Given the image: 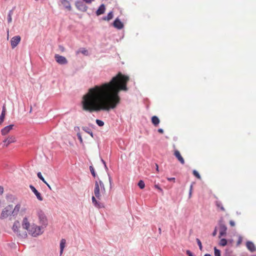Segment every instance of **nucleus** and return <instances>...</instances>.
Masks as SVG:
<instances>
[{
	"label": "nucleus",
	"instance_id": "1",
	"mask_svg": "<svg viewBox=\"0 0 256 256\" xmlns=\"http://www.w3.org/2000/svg\"><path fill=\"white\" fill-rule=\"evenodd\" d=\"M128 76L119 72L108 82L96 85L89 88L82 97L81 104L83 110L92 112L101 110L109 111L120 102L118 93L126 91Z\"/></svg>",
	"mask_w": 256,
	"mask_h": 256
},
{
	"label": "nucleus",
	"instance_id": "2",
	"mask_svg": "<svg viewBox=\"0 0 256 256\" xmlns=\"http://www.w3.org/2000/svg\"><path fill=\"white\" fill-rule=\"evenodd\" d=\"M100 188L102 189V193H104L106 192V190L104 186V184L101 180H100L99 182H95V186L94 190V194L95 196L98 198L100 199L101 197V195L100 194Z\"/></svg>",
	"mask_w": 256,
	"mask_h": 256
},
{
	"label": "nucleus",
	"instance_id": "3",
	"mask_svg": "<svg viewBox=\"0 0 256 256\" xmlns=\"http://www.w3.org/2000/svg\"><path fill=\"white\" fill-rule=\"evenodd\" d=\"M12 230L15 233L22 237L25 238L27 236V232L26 231L21 232L20 223L18 220H16L14 222L12 227Z\"/></svg>",
	"mask_w": 256,
	"mask_h": 256
},
{
	"label": "nucleus",
	"instance_id": "4",
	"mask_svg": "<svg viewBox=\"0 0 256 256\" xmlns=\"http://www.w3.org/2000/svg\"><path fill=\"white\" fill-rule=\"evenodd\" d=\"M12 205H8L5 207L2 211L0 218L1 220H4L8 218L9 216L12 214Z\"/></svg>",
	"mask_w": 256,
	"mask_h": 256
},
{
	"label": "nucleus",
	"instance_id": "5",
	"mask_svg": "<svg viewBox=\"0 0 256 256\" xmlns=\"http://www.w3.org/2000/svg\"><path fill=\"white\" fill-rule=\"evenodd\" d=\"M28 232L33 236H36L42 234V231L40 226L33 224H32L30 230Z\"/></svg>",
	"mask_w": 256,
	"mask_h": 256
},
{
	"label": "nucleus",
	"instance_id": "6",
	"mask_svg": "<svg viewBox=\"0 0 256 256\" xmlns=\"http://www.w3.org/2000/svg\"><path fill=\"white\" fill-rule=\"evenodd\" d=\"M26 210V208H22V204L20 203L17 204L14 208L12 210V216H16L20 212H24Z\"/></svg>",
	"mask_w": 256,
	"mask_h": 256
},
{
	"label": "nucleus",
	"instance_id": "7",
	"mask_svg": "<svg viewBox=\"0 0 256 256\" xmlns=\"http://www.w3.org/2000/svg\"><path fill=\"white\" fill-rule=\"evenodd\" d=\"M22 226L24 229L28 231V232L32 225L30 223L28 218V216H25L22 222Z\"/></svg>",
	"mask_w": 256,
	"mask_h": 256
},
{
	"label": "nucleus",
	"instance_id": "8",
	"mask_svg": "<svg viewBox=\"0 0 256 256\" xmlns=\"http://www.w3.org/2000/svg\"><path fill=\"white\" fill-rule=\"evenodd\" d=\"M54 58L56 62L60 64H64L68 63L66 58L63 56L56 54L54 56Z\"/></svg>",
	"mask_w": 256,
	"mask_h": 256
},
{
	"label": "nucleus",
	"instance_id": "9",
	"mask_svg": "<svg viewBox=\"0 0 256 256\" xmlns=\"http://www.w3.org/2000/svg\"><path fill=\"white\" fill-rule=\"evenodd\" d=\"M16 142V137L14 136H10L3 141V142L4 143V146L8 147L10 144L15 142Z\"/></svg>",
	"mask_w": 256,
	"mask_h": 256
},
{
	"label": "nucleus",
	"instance_id": "10",
	"mask_svg": "<svg viewBox=\"0 0 256 256\" xmlns=\"http://www.w3.org/2000/svg\"><path fill=\"white\" fill-rule=\"evenodd\" d=\"M38 216L39 218V220L40 222L42 224H46L47 222L46 218L44 214V212L41 210H39L38 212Z\"/></svg>",
	"mask_w": 256,
	"mask_h": 256
},
{
	"label": "nucleus",
	"instance_id": "11",
	"mask_svg": "<svg viewBox=\"0 0 256 256\" xmlns=\"http://www.w3.org/2000/svg\"><path fill=\"white\" fill-rule=\"evenodd\" d=\"M20 40H21L20 36H14L12 38V40H10V43H11V46H12V48H14L15 47H16L18 46V44L20 42Z\"/></svg>",
	"mask_w": 256,
	"mask_h": 256
},
{
	"label": "nucleus",
	"instance_id": "12",
	"mask_svg": "<svg viewBox=\"0 0 256 256\" xmlns=\"http://www.w3.org/2000/svg\"><path fill=\"white\" fill-rule=\"evenodd\" d=\"M14 126V124H10L2 128L0 130L2 135L6 136L13 129Z\"/></svg>",
	"mask_w": 256,
	"mask_h": 256
},
{
	"label": "nucleus",
	"instance_id": "13",
	"mask_svg": "<svg viewBox=\"0 0 256 256\" xmlns=\"http://www.w3.org/2000/svg\"><path fill=\"white\" fill-rule=\"evenodd\" d=\"M76 6L78 9L82 12H86L88 8V7L82 2H76Z\"/></svg>",
	"mask_w": 256,
	"mask_h": 256
},
{
	"label": "nucleus",
	"instance_id": "14",
	"mask_svg": "<svg viewBox=\"0 0 256 256\" xmlns=\"http://www.w3.org/2000/svg\"><path fill=\"white\" fill-rule=\"evenodd\" d=\"M227 228L224 224H220V237L225 236L226 233Z\"/></svg>",
	"mask_w": 256,
	"mask_h": 256
},
{
	"label": "nucleus",
	"instance_id": "15",
	"mask_svg": "<svg viewBox=\"0 0 256 256\" xmlns=\"http://www.w3.org/2000/svg\"><path fill=\"white\" fill-rule=\"evenodd\" d=\"M30 188L32 192L35 194L37 198L40 201L42 200V197L41 196L40 194L36 189V188L32 185H30Z\"/></svg>",
	"mask_w": 256,
	"mask_h": 256
},
{
	"label": "nucleus",
	"instance_id": "16",
	"mask_svg": "<svg viewBox=\"0 0 256 256\" xmlns=\"http://www.w3.org/2000/svg\"><path fill=\"white\" fill-rule=\"evenodd\" d=\"M174 156L182 164H184V160L178 150H174Z\"/></svg>",
	"mask_w": 256,
	"mask_h": 256
},
{
	"label": "nucleus",
	"instance_id": "17",
	"mask_svg": "<svg viewBox=\"0 0 256 256\" xmlns=\"http://www.w3.org/2000/svg\"><path fill=\"white\" fill-rule=\"evenodd\" d=\"M113 25L114 28L118 30H120L124 27L123 24L118 18H116L114 22Z\"/></svg>",
	"mask_w": 256,
	"mask_h": 256
},
{
	"label": "nucleus",
	"instance_id": "18",
	"mask_svg": "<svg viewBox=\"0 0 256 256\" xmlns=\"http://www.w3.org/2000/svg\"><path fill=\"white\" fill-rule=\"evenodd\" d=\"M6 109L5 105L2 106V110L0 116V125H1L4 122L5 116L6 114Z\"/></svg>",
	"mask_w": 256,
	"mask_h": 256
},
{
	"label": "nucleus",
	"instance_id": "19",
	"mask_svg": "<svg viewBox=\"0 0 256 256\" xmlns=\"http://www.w3.org/2000/svg\"><path fill=\"white\" fill-rule=\"evenodd\" d=\"M106 10V6L104 4H102L96 12L97 16H100L104 13Z\"/></svg>",
	"mask_w": 256,
	"mask_h": 256
},
{
	"label": "nucleus",
	"instance_id": "20",
	"mask_svg": "<svg viewBox=\"0 0 256 256\" xmlns=\"http://www.w3.org/2000/svg\"><path fill=\"white\" fill-rule=\"evenodd\" d=\"M246 248L250 252H253L256 250V247L253 242H247L246 243Z\"/></svg>",
	"mask_w": 256,
	"mask_h": 256
},
{
	"label": "nucleus",
	"instance_id": "21",
	"mask_svg": "<svg viewBox=\"0 0 256 256\" xmlns=\"http://www.w3.org/2000/svg\"><path fill=\"white\" fill-rule=\"evenodd\" d=\"M66 244V240L64 238L62 239L60 242V256H62V254L63 253L64 250L65 248Z\"/></svg>",
	"mask_w": 256,
	"mask_h": 256
},
{
	"label": "nucleus",
	"instance_id": "22",
	"mask_svg": "<svg viewBox=\"0 0 256 256\" xmlns=\"http://www.w3.org/2000/svg\"><path fill=\"white\" fill-rule=\"evenodd\" d=\"M160 122L159 118L156 116H153L152 118V122L154 126H158Z\"/></svg>",
	"mask_w": 256,
	"mask_h": 256
},
{
	"label": "nucleus",
	"instance_id": "23",
	"mask_svg": "<svg viewBox=\"0 0 256 256\" xmlns=\"http://www.w3.org/2000/svg\"><path fill=\"white\" fill-rule=\"evenodd\" d=\"M113 18V14L112 12H110L106 16H104L102 18V20H104L109 21L112 20Z\"/></svg>",
	"mask_w": 256,
	"mask_h": 256
},
{
	"label": "nucleus",
	"instance_id": "24",
	"mask_svg": "<svg viewBox=\"0 0 256 256\" xmlns=\"http://www.w3.org/2000/svg\"><path fill=\"white\" fill-rule=\"evenodd\" d=\"M92 204L96 207H97L98 208H100V203L96 200V199L94 196H92Z\"/></svg>",
	"mask_w": 256,
	"mask_h": 256
},
{
	"label": "nucleus",
	"instance_id": "25",
	"mask_svg": "<svg viewBox=\"0 0 256 256\" xmlns=\"http://www.w3.org/2000/svg\"><path fill=\"white\" fill-rule=\"evenodd\" d=\"M80 52L82 53L84 55L88 56V51L84 48H82L76 52V54H78Z\"/></svg>",
	"mask_w": 256,
	"mask_h": 256
},
{
	"label": "nucleus",
	"instance_id": "26",
	"mask_svg": "<svg viewBox=\"0 0 256 256\" xmlns=\"http://www.w3.org/2000/svg\"><path fill=\"white\" fill-rule=\"evenodd\" d=\"M62 4L65 6L66 8L68 10H71L70 4L67 0H63Z\"/></svg>",
	"mask_w": 256,
	"mask_h": 256
},
{
	"label": "nucleus",
	"instance_id": "27",
	"mask_svg": "<svg viewBox=\"0 0 256 256\" xmlns=\"http://www.w3.org/2000/svg\"><path fill=\"white\" fill-rule=\"evenodd\" d=\"M227 244V240L225 238H222L220 242V245L222 246H226Z\"/></svg>",
	"mask_w": 256,
	"mask_h": 256
},
{
	"label": "nucleus",
	"instance_id": "28",
	"mask_svg": "<svg viewBox=\"0 0 256 256\" xmlns=\"http://www.w3.org/2000/svg\"><path fill=\"white\" fill-rule=\"evenodd\" d=\"M216 206L220 208V210H222V211H225V209L224 208V207L222 206V204L221 202H217L216 203Z\"/></svg>",
	"mask_w": 256,
	"mask_h": 256
},
{
	"label": "nucleus",
	"instance_id": "29",
	"mask_svg": "<svg viewBox=\"0 0 256 256\" xmlns=\"http://www.w3.org/2000/svg\"><path fill=\"white\" fill-rule=\"evenodd\" d=\"M37 176H38V177L41 180L44 184H46V180H44V177L42 176V174L40 172H38V174H37Z\"/></svg>",
	"mask_w": 256,
	"mask_h": 256
},
{
	"label": "nucleus",
	"instance_id": "30",
	"mask_svg": "<svg viewBox=\"0 0 256 256\" xmlns=\"http://www.w3.org/2000/svg\"><path fill=\"white\" fill-rule=\"evenodd\" d=\"M192 174L198 179H199V180L201 179L200 176V174H198V172L196 170H194L193 172H192Z\"/></svg>",
	"mask_w": 256,
	"mask_h": 256
},
{
	"label": "nucleus",
	"instance_id": "31",
	"mask_svg": "<svg viewBox=\"0 0 256 256\" xmlns=\"http://www.w3.org/2000/svg\"><path fill=\"white\" fill-rule=\"evenodd\" d=\"M138 186L140 188L143 189L145 186V184L142 180H140L138 183Z\"/></svg>",
	"mask_w": 256,
	"mask_h": 256
},
{
	"label": "nucleus",
	"instance_id": "32",
	"mask_svg": "<svg viewBox=\"0 0 256 256\" xmlns=\"http://www.w3.org/2000/svg\"><path fill=\"white\" fill-rule=\"evenodd\" d=\"M82 129L86 132L87 133L89 134L92 137H93L92 132L88 128H83Z\"/></svg>",
	"mask_w": 256,
	"mask_h": 256
},
{
	"label": "nucleus",
	"instance_id": "33",
	"mask_svg": "<svg viewBox=\"0 0 256 256\" xmlns=\"http://www.w3.org/2000/svg\"><path fill=\"white\" fill-rule=\"evenodd\" d=\"M214 250L215 256H221L220 250L217 249L216 247L214 248Z\"/></svg>",
	"mask_w": 256,
	"mask_h": 256
},
{
	"label": "nucleus",
	"instance_id": "34",
	"mask_svg": "<svg viewBox=\"0 0 256 256\" xmlns=\"http://www.w3.org/2000/svg\"><path fill=\"white\" fill-rule=\"evenodd\" d=\"M96 123L100 126H102L104 125V122L100 120H96Z\"/></svg>",
	"mask_w": 256,
	"mask_h": 256
},
{
	"label": "nucleus",
	"instance_id": "35",
	"mask_svg": "<svg viewBox=\"0 0 256 256\" xmlns=\"http://www.w3.org/2000/svg\"><path fill=\"white\" fill-rule=\"evenodd\" d=\"M12 12L10 11L8 14V23H10L12 21Z\"/></svg>",
	"mask_w": 256,
	"mask_h": 256
},
{
	"label": "nucleus",
	"instance_id": "36",
	"mask_svg": "<svg viewBox=\"0 0 256 256\" xmlns=\"http://www.w3.org/2000/svg\"><path fill=\"white\" fill-rule=\"evenodd\" d=\"M196 240L199 246L200 249V250H202V242H201L200 240L198 238H196Z\"/></svg>",
	"mask_w": 256,
	"mask_h": 256
},
{
	"label": "nucleus",
	"instance_id": "37",
	"mask_svg": "<svg viewBox=\"0 0 256 256\" xmlns=\"http://www.w3.org/2000/svg\"><path fill=\"white\" fill-rule=\"evenodd\" d=\"M90 172H91L92 175L94 177H95L96 176V174H95L94 170V168L92 166H90Z\"/></svg>",
	"mask_w": 256,
	"mask_h": 256
},
{
	"label": "nucleus",
	"instance_id": "38",
	"mask_svg": "<svg viewBox=\"0 0 256 256\" xmlns=\"http://www.w3.org/2000/svg\"><path fill=\"white\" fill-rule=\"evenodd\" d=\"M77 136H78V140H80V142L81 144H82V142H83V140H82V136H81L80 134V133H78V134H77Z\"/></svg>",
	"mask_w": 256,
	"mask_h": 256
},
{
	"label": "nucleus",
	"instance_id": "39",
	"mask_svg": "<svg viewBox=\"0 0 256 256\" xmlns=\"http://www.w3.org/2000/svg\"><path fill=\"white\" fill-rule=\"evenodd\" d=\"M186 254L188 256H194L193 255V254H192V252L190 250H187L186 251Z\"/></svg>",
	"mask_w": 256,
	"mask_h": 256
},
{
	"label": "nucleus",
	"instance_id": "40",
	"mask_svg": "<svg viewBox=\"0 0 256 256\" xmlns=\"http://www.w3.org/2000/svg\"><path fill=\"white\" fill-rule=\"evenodd\" d=\"M230 224L231 226H235L234 222L233 220L230 221Z\"/></svg>",
	"mask_w": 256,
	"mask_h": 256
},
{
	"label": "nucleus",
	"instance_id": "41",
	"mask_svg": "<svg viewBox=\"0 0 256 256\" xmlns=\"http://www.w3.org/2000/svg\"><path fill=\"white\" fill-rule=\"evenodd\" d=\"M84 2L87 4H90L94 0H83Z\"/></svg>",
	"mask_w": 256,
	"mask_h": 256
},
{
	"label": "nucleus",
	"instance_id": "42",
	"mask_svg": "<svg viewBox=\"0 0 256 256\" xmlns=\"http://www.w3.org/2000/svg\"><path fill=\"white\" fill-rule=\"evenodd\" d=\"M167 179L168 181H174V182H175L174 178H168Z\"/></svg>",
	"mask_w": 256,
	"mask_h": 256
},
{
	"label": "nucleus",
	"instance_id": "43",
	"mask_svg": "<svg viewBox=\"0 0 256 256\" xmlns=\"http://www.w3.org/2000/svg\"><path fill=\"white\" fill-rule=\"evenodd\" d=\"M155 187H156V188L158 189L160 191L162 192V189L160 187H159V186L158 185H155Z\"/></svg>",
	"mask_w": 256,
	"mask_h": 256
},
{
	"label": "nucleus",
	"instance_id": "44",
	"mask_svg": "<svg viewBox=\"0 0 256 256\" xmlns=\"http://www.w3.org/2000/svg\"><path fill=\"white\" fill-rule=\"evenodd\" d=\"M4 192V188L2 186H0V194H2Z\"/></svg>",
	"mask_w": 256,
	"mask_h": 256
},
{
	"label": "nucleus",
	"instance_id": "45",
	"mask_svg": "<svg viewBox=\"0 0 256 256\" xmlns=\"http://www.w3.org/2000/svg\"><path fill=\"white\" fill-rule=\"evenodd\" d=\"M158 131V132H160V134H163L164 133V130L162 129V128H159Z\"/></svg>",
	"mask_w": 256,
	"mask_h": 256
},
{
	"label": "nucleus",
	"instance_id": "46",
	"mask_svg": "<svg viewBox=\"0 0 256 256\" xmlns=\"http://www.w3.org/2000/svg\"><path fill=\"white\" fill-rule=\"evenodd\" d=\"M216 232H217V230H216V228L214 230V232H212V236H216Z\"/></svg>",
	"mask_w": 256,
	"mask_h": 256
},
{
	"label": "nucleus",
	"instance_id": "47",
	"mask_svg": "<svg viewBox=\"0 0 256 256\" xmlns=\"http://www.w3.org/2000/svg\"><path fill=\"white\" fill-rule=\"evenodd\" d=\"M192 186H190V197L192 195Z\"/></svg>",
	"mask_w": 256,
	"mask_h": 256
},
{
	"label": "nucleus",
	"instance_id": "48",
	"mask_svg": "<svg viewBox=\"0 0 256 256\" xmlns=\"http://www.w3.org/2000/svg\"><path fill=\"white\" fill-rule=\"evenodd\" d=\"M156 171L158 172V164H156Z\"/></svg>",
	"mask_w": 256,
	"mask_h": 256
},
{
	"label": "nucleus",
	"instance_id": "49",
	"mask_svg": "<svg viewBox=\"0 0 256 256\" xmlns=\"http://www.w3.org/2000/svg\"><path fill=\"white\" fill-rule=\"evenodd\" d=\"M46 186L48 187V188L51 190V187L46 182Z\"/></svg>",
	"mask_w": 256,
	"mask_h": 256
},
{
	"label": "nucleus",
	"instance_id": "50",
	"mask_svg": "<svg viewBox=\"0 0 256 256\" xmlns=\"http://www.w3.org/2000/svg\"><path fill=\"white\" fill-rule=\"evenodd\" d=\"M158 232H159V234H161V233H162V230H161V228H158Z\"/></svg>",
	"mask_w": 256,
	"mask_h": 256
},
{
	"label": "nucleus",
	"instance_id": "51",
	"mask_svg": "<svg viewBox=\"0 0 256 256\" xmlns=\"http://www.w3.org/2000/svg\"><path fill=\"white\" fill-rule=\"evenodd\" d=\"M204 256H211L210 254H206Z\"/></svg>",
	"mask_w": 256,
	"mask_h": 256
},
{
	"label": "nucleus",
	"instance_id": "52",
	"mask_svg": "<svg viewBox=\"0 0 256 256\" xmlns=\"http://www.w3.org/2000/svg\"><path fill=\"white\" fill-rule=\"evenodd\" d=\"M8 32H8H9V31H8V32Z\"/></svg>",
	"mask_w": 256,
	"mask_h": 256
},
{
	"label": "nucleus",
	"instance_id": "53",
	"mask_svg": "<svg viewBox=\"0 0 256 256\" xmlns=\"http://www.w3.org/2000/svg\"><path fill=\"white\" fill-rule=\"evenodd\" d=\"M12 198V199L14 200H15V198L14 196H11Z\"/></svg>",
	"mask_w": 256,
	"mask_h": 256
},
{
	"label": "nucleus",
	"instance_id": "54",
	"mask_svg": "<svg viewBox=\"0 0 256 256\" xmlns=\"http://www.w3.org/2000/svg\"><path fill=\"white\" fill-rule=\"evenodd\" d=\"M102 161L103 163L104 164L105 166H106L105 162L103 160H102Z\"/></svg>",
	"mask_w": 256,
	"mask_h": 256
}]
</instances>
